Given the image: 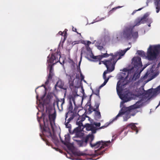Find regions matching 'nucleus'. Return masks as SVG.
Returning a JSON list of instances; mask_svg holds the SVG:
<instances>
[{
    "label": "nucleus",
    "instance_id": "nucleus-1",
    "mask_svg": "<svg viewBox=\"0 0 160 160\" xmlns=\"http://www.w3.org/2000/svg\"><path fill=\"white\" fill-rule=\"evenodd\" d=\"M149 14L147 12L145 13L143 17L141 18H138L137 19L135 22V25L133 27L129 26L126 27L123 31V38L127 39L129 40L132 38H137L138 36V32L137 31L133 32V29L135 26H138L141 23H145V20L149 16Z\"/></svg>",
    "mask_w": 160,
    "mask_h": 160
},
{
    "label": "nucleus",
    "instance_id": "nucleus-2",
    "mask_svg": "<svg viewBox=\"0 0 160 160\" xmlns=\"http://www.w3.org/2000/svg\"><path fill=\"white\" fill-rule=\"evenodd\" d=\"M59 57L60 58L61 56L57 52L52 53L48 57L47 62L48 65V68L49 69V73L47 80L45 83L46 85L48 84L54 75L53 67L56 63L59 61L58 59Z\"/></svg>",
    "mask_w": 160,
    "mask_h": 160
},
{
    "label": "nucleus",
    "instance_id": "nucleus-3",
    "mask_svg": "<svg viewBox=\"0 0 160 160\" xmlns=\"http://www.w3.org/2000/svg\"><path fill=\"white\" fill-rule=\"evenodd\" d=\"M94 138V136L93 134H89L84 137L83 138V147L87 146L88 142H89L91 147L92 148H97L100 147V149H101L108 146L110 143V141H103L102 140L98 141L95 143H92V142Z\"/></svg>",
    "mask_w": 160,
    "mask_h": 160
},
{
    "label": "nucleus",
    "instance_id": "nucleus-4",
    "mask_svg": "<svg viewBox=\"0 0 160 160\" xmlns=\"http://www.w3.org/2000/svg\"><path fill=\"white\" fill-rule=\"evenodd\" d=\"M130 48H128L125 49L123 50H120L119 51L114 53V54L112 53H110L109 54L107 53V51H105V53H102L101 55H99L97 56L96 61H100L103 58H108L109 56H111L112 58L110 59H112V62H113L114 60L113 58H114L115 59H118V60L121 58V57L123 56L125 53Z\"/></svg>",
    "mask_w": 160,
    "mask_h": 160
},
{
    "label": "nucleus",
    "instance_id": "nucleus-5",
    "mask_svg": "<svg viewBox=\"0 0 160 160\" xmlns=\"http://www.w3.org/2000/svg\"><path fill=\"white\" fill-rule=\"evenodd\" d=\"M86 117V115L83 114L82 115V117H79L76 122V124L78 126V127L75 128L73 131L74 133H76L75 136L79 138L80 139H82L84 138V134L81 131L83 129L82 127L83 126L82 122L85 120Z\"/></svg>",
    "mask_w": 160,
    "mask_h": 160
},
{
    "label": "nucleus",
    "instance_id": "nucleus-6",
    "mask_svg": "<svg viewBox=\"0 0 160 160\" xmlns=\"http://www.w3.org/2000/svg\"><path fill=\"white\" fill-rule=\"evenodd\" d=\"M141 103V101H139L137 102L134 105L128 108L126 107L122 108L119 112L118 114L113 119L112 122L113 121L117 120L119 117L121 116L124 114L130 113L132 112V110L140 108L142 105Z\"/></svg>",
    "mask_w": 160,
    "mask_h": 160
},
{
    "label": "nucleus",
    "instance_id": "nucleus-7",
    "mask_svg": "<svg viewBox=\"0 0 160 160\" xmlns=\"http://www.w3.org/2000/svg\"><path fill=\"white\" fill-rule=\"evenodd\" d=\"M113 59L114 60L113 62H112V59L105 60L102 61V63L106 66L107 68V70L104 71L103 73V77L105 80L107 78L106 74L114 70L115 65L118 60V59H115L114 58Z\"/></svg>",
    "mask_w": 160,
    "mask_h": 160
},
{
    "label": "nucleus",
    "instance_id": "nucleus-8",
    "mask_svg": "<svg viewBox=\"0 0 160 160\" xmlns=\"http://www.w3.org/2000/svg\"><path fill=\"white\" fill-rule=\"evenodd\" d=\"M82 115L80 116L76 112H68L65 114V122L66 127L69 129L71 128V125L69 124V122L73 119L77 121L79 117H81Z\"/></svg>",
    "mask_w": 160,
    "mask_h": 160
},
{
    "label": "nucleus",
    "instance_id": "nucleus-9",
    "mask_svg": "<svg viewBox=\"0 0 160 160\" xmlns=\"http://www.w3.org/2000/svg\"><path fill=\"white\" fill-rule=\"evenodd\" d=\"M160 51V45L150 46L148 50L147 57L149 60L156 59Z\"/></svg>",
    "mask_w": 160,
    "mask_h": 160
},
{
    "label": "nucleus",
    "instance_id": "nucleus-10",
    "mask_svg": "<svg viewBox=\"0 0 160 160\" xmlns=\"http://www.w3.org/2000/svg\"><path fill=\"white\" fill-rule=\"evenodd\" d=\"M124 73H122L121 77L120 78V80L118 81L117 83L116 89L118 93L121 92L122 90V87L126 84H123V82L128 78L129 71L126 68H124L123 69Z\"/></svg>",
    "mask_w": 160,
    "mask_h": 160
},
{
    "label": "nucleus",
    "instance_id": "nucleus-11",
    "mask_svg": "<svg viewBox=\"0 0 160 160\" xmlns=\"http://www.w3.org/2000/svg\"><path fill=\"white\" fill-rule=\"evenodd\" d=\"M56 118V114L55 112L54 113L49 114L48 115V118L50 126L53 131H54V126L55 124V120Z\"/></svg>",
    "mask_w": 160,
    "mask_h": 160
},
{
    "label": "nucleus",
    "instance_id": "nucleus-12",
    "mask_svg": "<svg viewBox=\"0 0 160 160\" xmlns=\"http://www.w3.org/2000/svg\"><path fill=\"white\" fill-rule=\"evenodd\" d=\"M132 60L135 68H139L142 67V64L141 58L140 57H134L133 58Z\"/></svg>",
    "mask_w": 160,
    "mask_h": 160
},
{
    "label": "nucleus",
    "instance_id": "nucleus-13",
    "mask_svg": "<svg viewBox=\"0 0 160 160\" xmlns=\"http://www.w3.org/2000/svg\"><path fill=\"white\" fill-rule=\"evenodd\" d=\"M83 127H82L83 129L84 128H86V129L88 131H91L92 134H94L96 133L97 129L96 127L94 126L93 125L89 123H86L85 125H83Z\"/></svg>",
    "mask_w": 160,
    "mask_h": 160
},
{
    "label": "nucleus",
    "instance_id": "nucleus-14",
    "mask_svg": "<svg viewBox=\"0 0 160 160\" xmlns=\"http://www.w3.org/2000/svg\"><path fill=\"white\" fill-rule=\"evenodd\" d=\"M64 82L61 79H59L55 86V89L57 90V87H58L59 88L63 89L66 91L67 88L64 87Z\"/></svg>",
    "mask_w": 160,
    "mask_h": 160
},
{
    "label": "nucleus",
    "instance_id": "nucleus-15",
    "mask_svg": "<svg viewBox=\"0 0 160 160\" xmlns=\"http://www.w3.org/2000/svg\"><path fill=\"white\" fill-rule=\"evenodd\" d=\"M152 92V89H150L147 91H145L144 88H142V90H140L139 91V93H138V96H145L148 94H150Z\"/></svg>",
    "mask_w": 160,
    "mask_h": 160
},
{
    "label": "nucleus",
    "instance_id": "nucleus-16",
    "mask_svg": "<svg viewBox=\"0 0 160 160\" xmlns=\"http://www.w3.org/2000/svg\"><path fill=\"white\" fill-rule=\"evenodd\" d=\"M43 135L48 138L51 136L52 133L50 129L48 127H44L42 132Z\"/></svg>",
    "mask_w": 160,
    "mask_h": 160
},
{
    "label": "nucleus",
    "instance_id": "nucleus-17",
    "mask_svg": "<svg viewBox=\"0 0 160 160\" xmlns=\"http://www.w3.org/2000/svg\"><path fill=\"white\" fill-rule=\"evenodd\" d=\"M73 140L75 141L79 147H83V138L82 139H80L79 138H78L76 136H74L73 137Z\"/></svg>",
    "mask_w": 160,
    "mask_h": 160
},
{
    "label": "nucleus",
    "instance_id": "nucleus-18",
    "mask_svg": "<svg viewBox=\"0 0 160 160\" xmlns=\"http://www.w3.org/2000/svg\"><path fill=\"white\" fill-rule=\"evenodd\" d=\"M160 0H155L154 2L157 13H158L160 11Z\"/></svg>",
    "mask_w": 160,
    "mask_h": 160
},
{
    "label": "nucleus",
    "instance_id": "nucleus-19",
    "mask_svg": "<svg viewBox=\"0 0 160 160\" xmlns=\"http://www.w3.org/2000/svg\"><path fill=\"white\" fill-rule=\"evenodd\" d=\"M66 146H68L69 144L70 138L68 135L65 136V141H61Z\"/></svg>",
    "mask_w": 160,
    "mask_h": 160
},
{
    "label": "nucleus",
    "instance_id": "nucleus-20",
    "mask_svg": "<svg viewBox=\"0 0 160 160\" xmlns=\"http://www.w3.org/2000/svg\"><path fill=\"white\" fill-rule=\"evenodd\" d=\"M129 127H130L132 130L136 131V133H138V130H137V127L135 126V124L131 123L128 124L126 126L125 128L126 129H127Z\"/></svg>",
    "mask_w": 160,
    "mask_h": 160
},
{
    "label": "nucleus",
    "instance_id": "nucleus-21",
    "mask_svg": "<svg viewBox=\"0 0 160 160\" xmlns=\"http://www.w3.org/2000/svg\"><path fill=\"white\" fill-rule=\"evenodd\" d=\"M120 98L124 102L129 101L130 99L128 97L127 95L122 94L120 97Z\"/></svg>",
    "mask_w": 160,
    "mask_h": 160
},
{
    "label": "nucleus",
    "instance_id": "nucleus-22",
    "mask_svg": "<svg viewBox=\"0 0 160 160\" xmlns=\"http://www.w3.org/2000/svg\"><path fill=\"white\" fill-rule=\"evenodd\" d=\"M43 121L44 124V127H46V126L48 125L49 122V119L48 118V117L46 116H44L43 118Z\"/></svg>",
    "mask_w": 160,
    "mask_h": 160
},
{
    "label": "nucleus",
    "instance_id": "nucleus-23",
    "mask_svg": "<svg viewBox=\"0 0 160 160\" xmlns=\"http://www.w3.org/2000/svg\"><path fill=\"white\" fill-rule=\"evenodd\" d=\"M57 107L58 108V106L59 103H60L62 107V105L65 102V99L64 98H62L60 100H58L57 102Z\"/></svg>",
    "mask_w": 160,
    "mask_h": 160
},
{
    "label": "nucleus",
    "instance_id": "nucleus-24",
    "mask_svg": "<svg viewBox=\"0 0 160 160\" xmlns=\"http://www.w3.org/2000/svg\"><path fill=\"white\" fill-rule=\"evenodd\" d=\"M95 111V114L96 117L98 119H100L101 118V115L100 112H99V110H96Z\"/></svg>",
    "mask_w": 160,
    "mask_h": 160
},
{
    "label": "nucleus",
    "instance_id": "nucleus-25",
    "mask_svg": "<svg viewBox=\"0 0 160 160\" xmlns=\"http://www.w3.org/2000/svg\"><path fill=\"white\" fill-rule=\"evenodd\" d=\"M160 90V85L157 88L154 89L152 92H153V95H156L158 92Z\"/></svg>",
    "mask_w": 160,
    "mask_h": 160
},
{
    "label": "nucleus",
    "instance_id": "nucleus-26",
    "mask_svg": "<svg viewBox=\"0 0 160 160\" xmlns=\"http://www.w3.org/2000/svg\"><path fill=\"white\" fill-rule=\"evenodd\" d=\"M100 105V103L98 102H95L94 105V107L95 108L93 109V111H96V110H99V107Z\"/></svg>",
    "mask_w": 160,
    "mask_h": 160
},
{
    "label": "nucleus",
    "instance_id": "nucleus-27",
    "mask_svg": "<svg viewBox=\"0 0 160 160\" xmlns=\"http://www.w3.org/2000/svg\"><path fill=\"white\" fill-rule=\"evenodd\" d=\"M137 52L139 55L142 57H144L145 56V53L144 52L142 51L138 50L137 51Z\"/></svg>",
    "mask_w": 160,
    "mask_h": 160
},
{
    "label": "nucleus",
    "instance_id": "nucleus-28",
    "mask_svg": "<svg viewBox=\"0 0 160 160\" xmlns=\"http://www.w3.org/2000/svg\"><path fill=\"white\" fill-rule=\"evenodd\" d=\"M130 113H126V115L124 117V121H127L128 119L130 118L131 115H130Z\"/></svg>",
    "mask_w": 160,
    "mask_h": 160
},
{
    "label": "nucleus",
    "instance_id": "nucleus-29",
    "mask_svg": "<svg viewBox=\"0 0 160 160\" xmlns=\"http://www.w3.org/2000/svg\"><path fill=\"white\" fill-rule=\"evenodd\" d=\"M86 105L88 106L89 107V108H88V112H89V113H91L92 112V111H93V110L94 108H93L90 104L87 103Z\"/></svg>",
    "mask_w": 160,
    "mask_h": 160
},
{
    "label": "nucleus",
    "instance_id": "nucleus-30",
    "mask_svg": "<svg viewBox=\"0 0 160 160\" xmlns=\"http://www.w3.org/2000/svg\"><path fill=\"white\" fill-rule=\"evenodd\" d=\"M105 151L106 150L105 149L103 150V151L99 152H97L96 151H95V154L97 156H98L101 155H102L105 152Z\"/></svg>",
    "mask_w": 160,
    "mask_h": 160
},
{
    "label": "nucleus",
    "instance_id": "nucleus-31",
    "mask_svg": "<svg viewBox=\"0 0 160 160\" xmlns=\"http://www.w3.org/2000/svg\"><path fill=\"white\" fill-rule=\"evenodd\" d=\"M50 137L51 138L53 142H55L57 141L58 138L55 135H51V136Z\"/></svg>",
    "mask_w": 160,
    "mask_h": 160
},
{
    "label": "nucleus",
    "instance_id": "nucleus-32",
    "mask_svg": "<svg viewBox=\"0 0 160 160\" xmlns=\"http://www.w3.org/2000/svg\"><path fill=\"white\" fill-rule=\"evenodd\" d=\"M109 79V78H107V79H105L104 80V81L103 82V83L102 84L100 85V86L99 87V88H101L102 87L104 86V85H106V83L108 81Z\"/></svg>",
    "mask_w": 160,
    "mask_h": 160
},
{
    "label": "nucleus",
    "instance_id": "nucleus-33",
    "mask_svg": "<svg viewBox=\"0 0 160 160\" xmlns=\"http://www.w3.org/2000/svg\"><path fill=\"white\" fill-rule=\"evenodd\" d=\"M73 109L72 105V102L71 101L69 103V107H68V109L69 111L68 112H72Z\"/></svg>",
    "mask_w": 160,
    "mask_h": 160
},
{
    "label": "nucleus",
    "instance_id": "nucleus-34",
    "mask_svg": "<svg viewBox=\"0 0 160 160\" xmlns=\"http://www.w3.org/2000/svg\"><path fill=\"white\" fill-rule=\"evenodd\" d=\"M100 88H97L93 92L97 96H99V94Z\"/></svg>",
    "mask_w": 160,
    "mask_h": 160
},
{
    "label": "nucleus",
    "instance_id": "nucleus-35",
    "mask_svg": "<svg viewBox=\"0 0 160 160\" xmlns=\"http://www.w3.org/2000/svg\"><path fill=\"white\" fill-rule=\"evenodd\" d=\"M74 79H73V81L69 80V87L70 88H72V87H73L74 85Z\"/></svg>",
    "mask_w": 160,
    "mask_h": 160
},
{
    "label": "nucleus",
    "instance_id": "nucleus-36",
    "mask_svg": "<svg viewBox=\"0 0 160 160\" xmlns=\"http://www.w3.org/2000/svg\"><path fill=\"white\" fill-rule=\"evenodd\" d=\"M72 102V101L75 105V98L74 97L72 96L71 97L69 98V102Z\"/></svg>",
    "mask_w": 160,
    "mask_h": 160
},
{
    "label": "nucleus",
    "instance_id": "nucleus-37",
    "mask_svg": "<svg viewBox=\"0 0 160 160\" xmlns=\"http://www.w3.org/2000/svg\"><path fill=\"white\" fill-rule=\"evenodd\" d=\"M97 48L98 49L101 50V51H103V50H105V48H104L102 46H98Z\"/></svg>",
    "mask_w": 160,
    "mask_h": 160
},
{
    "label": "nucleus",
    "instance_id": "nucleus-38",
    "mask_svg": "<svg viewBox=\"0 0 160 160\" xmlns=\"http://www.w3.org/2000/svg\"><path fill=\"white\" fill-rule=\"evenodd\" d=\"M144 20H145V22H147L148 23H151V22H152V20L151 19L147 18L146 19H145Z\"/></svg>",
    "mask_w": 160,
    "mask_h": 160
},
{
    "label": "nucleus",
    "instance_id": "nucleus-39",
    "mask_svg": "<svg viewBox=\"0 0 160 160\" xmlns=\"http://www.w3.org/2000/svg\"><path fill=\"white\" fill-rule=\"evenodd\" d=\"M82 52H81V58H80V60L79 62V64H78V68H79V70H80V64H81V60H82Z\"/></svg>",
    "mask_w": 160,
    "mask_h": 160
},
{
    "label": "nucleus",
    "instance_id": "nucleus-40",
    "mask_svg": "<svg viewBox=\"0 0 160 160\" xmlns=\"http://www.w3.org/2000/svg\"><path fill=\"white\" fill-rule=\"evenodd\" d=\"M149 74V73H148V72H146V73L145 74L143 77L142 78L143 79L146 78H147V77H148Z\"/></svg>",
    "mask_w": 160,
    "mask_h": 160
},
{
    "label": "nucleus",
    "instance_id": "nucleus-41",
    "mask_svg": "<svg viewBox=\"0 0 160 160\" xmlns=\"http://www.w3.org/2000/svg\"><path fill=\"white\" fill-rule=\"evenodd\" d=\"M72 30L73 31L77 32L78 34H79L80 36H81V34L80 33H79L78 32H77V29L76 28H74L73 27V28H72Z\"/></svg>",
    "mask_w": 160,
    "mask_h": 160
},
{
    "label": "nucleus",
    "instance_id": "nucleus-42",
    "mask_svg": "<svg viewBox=\"0 0 160 160\" xmlns=\"http://www.w3.org/2000/svg\"><path fill=\"white\" fill-rule=\"evenodd\" d=\"M94 125L98 127H99L100 126L101 123L100 122L96 123H94Z\"/></svg>",
    "mask_w": 160,
    "mask_h": 160
},
{
    "label": "nucleus",
    "instance_id": "nucleus-43",
    "mask_svg": "<svg viewBox=\"0 0 160 160\" xmlns=\"http://www.w3.org/2000/svg\"><path fill=\"white\" fill-rule=\"evenodd\" d=\"M86 48H87V51H91V49L89 46H87Z\"/></svg>",
    "mask_w": 160,
    "mask_h": 160
},
{
    "label": "nucleus",
    "instance_id": "nucleus-44",
    "mask_svg": "<svg viewBox=\"0 0 160 160\" xmlns=\"http://www.w3.org/2000/svg\"><path fill=\"white\" fill-rule=\"evenodd\" d=\"M108 124L106 126L104 125V126H102V127H100L99 129H101L104 128H106L107 126H108Z\"/></svg>",
    "mask_w": 160,
    "mask_h": 160
},
{
    "label": "nucleus",
    "instance_id": "nucleus-45",
    "mask_svg": "<svg viewBox=\"0 0 160 160\" xmlns=\"http://www.w3.org/2000/svg\"><path fill=\"white\" fill-rule=\"evenodd\" d=\"M131 111H132V110ZM132 112H131L130 113V115L131 116L132 115V116H134V115H135V114H136V112H132V113H131Z\"/></svg>",
    "mask_w": 160,
    "mask_h": 160
},
{
    "label": "nucleus",
    "instance_id": "nucleus-46",
    "mask_svg": "<svg viewBox=\"0 0 160 160\" xmlns=\"http://www.w3.org/2000/svg\"><path fill=\"white\" fill-rule=\"evenodd\" d=\"M91 43V42L90 41H87V43L86 44L87 46H89V45Z\"/></svg>",
    "mask_w": 160,
    "mask_h": 160
},
{
    "label": "nucleus",
    "instance_id": "nucleus-47",
    "mask_svg": "<svg viewBox=\"0 0 160 160\" xmlns=\"http://www.w3.org/2000/svg\"><path fill=\"white\" fill-rule=\"evenodd\" d=\"M84 154L82 153H78L77 155L79 156H81L83 155Z\"/></svg>",
    "mask_w": 160,
    "mask_h": 160
},
{
    "label": "nucleus",
    "instance_id": "nucleus-48",
    "mask_svg": "<svg viewBox=\"0 0 160 160\" xmlns=\"http://www.w3.org/2000/svg\"><path fill=\"white\" fill-rule=\"evenodd\" d=\"M81 80H82L83 79H84V76L82 75V74L81 73Z\"/></svg>",
    "mask_w": 160,
    "mask_h": 160
},
{
    "label": "nucleus",
    "instance_id": "nucleus-49",
    "mask_svg": "<svg viewBox=\"0 0 160 160\" xmlns=\"http://www.w3.org/2000/svg\"><path fill=\"white\" fill-rule=\"evenodd\" d=\"M63 33V32L62 31H59L58 32V34L61 35H62Z\"/></svg>",
    "mask_w": 160,
    "mask_h": 160
},
{
    "label": "nucleus",
    "instance_id": "nucleus-50",
    "mask_svg": "<svg viewBox=\"0 0 160 160\" xmlns=\"http://www.w3.org/2000/svg\"><path fill=\"white\" fill-rule=\"evenodd\" d=\"M97 56H93L92 57V58L95 60L96 59Z\"/></svg>",
    "mask_w": 160,
    "mask_h": 160
},
{
    "label": "nucleus",
    "instance_id": "nucleus-51",
    "mask_svg": "<svg viewBox=\"0 0 160 160\" xmlns=\"http://www.w3.org/2000/svg\"><path fill=\"white\" fill-rule=\"evenodd\" d=\"M137 11V10H135L133 11V12H132V14L133 15Z\"/></svg>",
    "mask_w": 160,
    "mask_h": 160
},
{
    "label": "nucleus",
    "instance_id": "nucleus-52",
    "mask_svg": "<svg viewBox=\"0 0 160 160\" xmlns=\"http://www.w3.org/2000/svg\"><path fill=\"white\" fill-rule=\"evenodd\" d=\"M106 17H105V18H101V19L100 20H98V21H101L103 20L104 18H106Z\"/></svg>",
    "mask_w": 160,
    "mask_h": 160
},
{
    "label": "nucleus",
    "instance_id": "nucleus-53",
    "mask_svg": "<svg viewBox=\"0 0 160 160\" xmlns=\"http://www.w3.org/2000/svg\"><path fill=\"white\" fill-rule=\"evenodd\" d=\"M65 34H67V32H65V35L64 36V40H65L66 38V36L65 35Z\"/></svg>",
    "mask_w": 160,
    "mask_h": 160
},
{
    "label": "nucleus",
    "instance_id": "nucleus-54",
    "mask_svg": "<svg viewBox=\"0 0 160 160\" xmlns=\"http://www.w3.org/2000/svg\"><path fill=\"white\" fill-rule=\"evenodd\" d=\"M102 51V52H102V53H105V51H106L105 49V50H103V51Z\"/></svg>",
    "mask_w": 160,
    "mask_h": 160
},
{
    "label": "nucleus",
    "instance_id": "nucleus-55",
    "mask_svg": "<svg viewBox=\"0 0 160 160\" xmlns=\"http://www.w3.org/2000/svg\"><path fill=\"white\" fill-rule=\"evenodd\" d=\"M143 8H140L138 10H137V11H139L141 10Z\"/></svg>",
    "mask_w": 160,
    "mask_h": 160
},
{
    "label": "nucleus",
    "instance_id": "nucleus-56",
    "mask_svg": "<svg viewBox=\"0 0 160 160\" xmlns=\"http://www.w3.org/2000/svg\"><path fill=\"white\" fill-rule=\"evenodd\" d=\"M42 104L43 105H45V101H44Z\"/></svg>",
    "mask_w": 160,
    "mask_h": 160
},
{
    "label": "nucleus",
    "instance_id": "nucleus-57",
    "mask_svg": "<svg viewBox=\"0 0 160 160\" xmlns=\"http://www.w3.org/2000/svg\"><path fill=\"white\" fill-rule=\"evenodd\" d=\"M136 74H134V75H133V78H134L135 77V76H136Z\"/></svg>",
    "mask_w": 160,
    "mask_h": 160
},
{
    "label": "nucleus",
    "instance_id": "nucleus-58",
    "mask_svg": "<svg viewBox=\"0 0 160 160\" xmlns=\"http://www.w3.org/2000/svg\"><path fill=\"white\" fill-rule=\"evenodd\" d=\"M49 143V142H46V144H47V145H49L48 144V143Z\"/></svg>",
    "mask_w": 160,
    "mask_h": 160
},
{
    "label": "nucleus",
    "instance_id": "nucleus-59",
    "mask_svg": "<svg viewBox=\"0 0 160 160\" xmlns=\"http://www.w3.org/2000/svg\"><path fill=\"white\" fill-rule=\"evenodd\" d=\"M150 24L151 23H149V25H148V26L149 27H150L151 26V25H150Z\"/></svg>",
    "mask_w": 160,
    "mask_h": 160
},
{
    "label": "nucleus",
    "instance_id": "nucleus-60",
    "mask_svg": "<svg viewBox=\"0 0 160 160\" xmlns=\"http://www.w3.org/2000/svg\"><path fill=\"white\" fill-rule=\"evenodd\" d=\"M102 61H101V62H102ZM99 64H101V62H100H100H99Z\"/></svg>",
    "mask_w": 160,
    "mask_h": 160
},
{
    "label": "nucleus",
    "instance_id": "nucleus-61",
    "mask_svg": "<svg viewBox=\"0 0 160 160\" xmlns=\"http://www.w3.org/2000/svg\"><path fill=\"white\" fill-rule=\"evenodd\" d=\"M114 9V8H113L112 9V10H111V11H110V12H111L112 11V10L113 9Z\"/></svg>",
    "mask_w": 160,
    "mask_h": 160
},
{
    "label": "nucleus",
    "instance_id": "nucleus-62",
    "mask_svg": "<svg viewBox=\"0 0 160 160\" xmlns=\"http://www.w3.org/2000/svg\"><path fill=\"white\" fill-rule=\"evenodd\" d=\"M148 2H147V6H148Z\"/></svg>",
    "mask_w": 160,
    "mask_h": 160
},
{
    "label": "nucleus",
    "instance_id": "nucleus-63",
    "mask_svg": "<svg viewBox=\"0 0 160 160\" xmlns=\"http://www.w3.org/2000/svg\"><path fill=\"white\" fill-rule=\"evenodd\" d=\"M82 90L83 92H84V90L83 89H82Z\"/></svg>",
    "mask_w": 160,
    "mask_h": 160
},
{
    "label": "nucleus",
    "instance_id": "nucleus-64",
    "mask_svg": "<svg viewBox=\"0 0 160 160\" xmlns=\"http://www.w3.org/2000/svg\"><path fill=\"white\" fill-rule=\"evenodd\" d=\"M38 120V121L39 122V120Z\"/></svg>",
    "mask_w": 160,
    "mask_h": 160
}]
</instances>
